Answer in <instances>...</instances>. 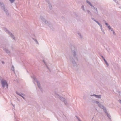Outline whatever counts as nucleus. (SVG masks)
Masks as SVG:
<instances>
[{"label":"nucleus","mask_w":121,"mask_h":121,"mask_svg":"<svg viewBox=\"0 0 121 121\" xmlns=\"http://www.w3.org/2000/svg\"><path fill=\"white\" fill-rule=\"evenodd\" d=\"M46 65V67H47V68H48V69H49V68L47 66V65Z\"/></svg>","instance_id":"37"},{"label":"nucleus","mask_w":121,"mask_h":121,"mask_svg":"<svg viewBox=\"0 0 121 121\" xmlns=\"http://www.w3.org/2000/svg\"><path fill=\"white\" fill-rule=\"evenodd\" d=\"M101 56V57L102 58V59H103V60L104 59H105V58L104 57H103V56H102V55Z\"/></svg>","instance_id":"34"},{"label":"nucleus","mask_w":121,"mask_h":121,"mask_svg":"<svg viewBox=\"0 0 121 121\" xmlns=\"http://www.w3.org/2000/svg\"><path fill=\"white\" fill-rule=\"evenodd\" d=\"M87 13H88L90 15H91V14L90 11L88 10H87Z\"/></svg>","instance_id":"16"},{"label":"nucleus","mask_w":121,"mask_h":121,"mask_svg":"<svg viewBox=\"0 0 121 121\" xmlns=\"http://www.w3.org/2000/svg\"><path fill=\"white\" fill-rule=\"evenodd\" d=\"M0 5L1 7V8L3 10L5 9L4 5V4L0 2Z\"/></svg>","instance_id":"14"},{"label":"nucleus","mask_w":121,"mask_h":121,"mask_svg":"<svg viewBox=\"0 0 121 121\" xmlns=\"http://www.w3.org/2000/svg\"><path fill=\"white\" fill-rule=\"evenodd\" d=\"M16 94L22 97L24 100L25 99V98L23 96H24L25 94H24L21 93V92H19L17 91L16 92Z\"/></svg>","instance_id":"8"},{"label":"nucleus","mask_w":121,"mask_h":121,"mask_svg":"<svg viewBox=\"0 0 121 121\" xmlns=\"http://www.w3.org/2000/svg\"><path fill=\"white\" fill-rule=\"evenodd\" d=\"M112 33L113 34L115 35V33L114 31L113 30L112 31Z\"/></svg>","instance_id":"36"},{"label":"nucleus","mask_w":121,"mask_h":121,"mask_svg":"<svg viewBox=\"0 0 121 121\" xmlns=\"http://www.w3.org/2000/svg\"><path fill=\"white\" fill-rule=\"evenodd\" d=\"M75 117H76L77 119L78 120V119H79L78 117L77 116H76Z\"/></svg>","instance_id":"41"},{"label":"nucleus","mask_w":121,"mask_h":121,"mask_svg":"<svg viewBox=\"0 0 121 121\" xmlns=\"http://www.w3.org/2000/svg\"><path fill=\"white\" fill-rule=\"evenodd\" d=\"M31 77L33 79V81L34 83L35 84V85L36 84L35 83V82L37 83V85L38 87L39 88L40 91H42V89L41 87V85L39 82L38 81L36 78L35 77L34 75L31 76Z\"/></svg>","instance_id":"1"},{"label":"nucleus","mask_w":121,"mask_h":121,"mask_svg":"<svg viewBox=\"0 0 121 121\" xmlns=\"http://www.w3.org/2000/svg\"><path fill=\"white\" fill-rule=\"evenodd\" d=\"M71 50L73 54L74 58L76 59H77V50L76 48L73 45L71 46Z\"/></svg>","instance_id":"2"},{"label":"nucleus","mask_w":121,"mask_h":121,"mask_svg":"<svg viewBox=\"0 0 121 121\" xmlns=\"http://www.w3.org/2000/svg\"><path fill=\"white\" fill-rule=\"evenodd\" d=\"M98 106L100 108L103 109L104 111V112L105 111V110H106V108L104 107V106L101 104L100 103H99L98 104Z\"/></svg>","instance_id":"9"},{"label":"nucleus","mask_w":121,"mask_h":121,"mask_svg":"<svg viewBox=\"0 0 121 121\" xmlns=\"http://www.w3.org/2000/svg\"><path fill=\"white\" fill-rule=\"evenodd\" d=\"M15 0H9V1L11 3H13L15 1Z\"/></svg>","instance_id":"24"},{"label":"nucleus","mask_w":121,"mask_h":121,"mask_svg":"<svg viewBox=\"0 0 121 121\" xmlns=\"http://www.w3.org/2000/svg\"><path fill=\"white\" fill-rule=\"evenodd\" d=\"M32 39L33 40L35 41V42H36L37 40L35 39L34 38H32Z\"/></svg>","instance_id":"31"},{"label":"nucleus","mask_w":121,"mask_h":121,"mask_svg":"<svg viewBox=\"0 0 121 121\" xmlns=\"http://www.w3.org/2000/svg\"><path fill=\"white\" fill-rule=\"evenodd\" d=\"M48 4L49 7L50 9L51 10L52 9V5L50 3L49 1L48 0H46Z\"/></svg>","instance_id":"11"},{"label":"nucleus","mask_w":121,"mask_h":121,"mask_svg":"<svg viewBox=\"0 0 121 121\" xmlns=\"http://www.w3.org/2000/svg\"><path fill=\"white\" fill-rule=\"evenodd\" d=\"M2 87H3V88H4L5 86L6 87V89H8V84L7 83V82L5 80H4L2 82Z\"/></svg>","instance_id":"7"},{"label":"nucleus","mask_w":121,"mask_h":121,"mask_svg":"<svg viewBox=\"0 0 121 121\" xmlns=\"http://www.w3.org/2000/svg\"><path fill=\"white\" fill-rule=\"evenodd\" d=\"M119 102L120 103H121V100H120V99H119Z\"/></svg>","instance_id":"40"},{"label":"nucleus","mask_w":121,"mask_h":121,"mask_svg":"<svg viewBox=\"0 0 121 121\" xmlns=\"http://www.w3.org/2000/svg\"><path fill=\"white\" fill-rule=\"evenodd\" d=\"M103 21H104V22H105H105H106L105 21V20H103Z\"/></svg>","instance_id":"44"},{"label":"nucleus","mask_w":121,"mask_h":121,"mask_svg":"<svg viewBox=\"0 0 121 121\" xmlns=\"http://www.w3.org/2000/svg\"><path fill=\"white\" fill-rule=\"evenodd\" d=\"M105 24L106 25L108 26L109 25L108 23L106 22H105Z\"/></svg>","instance_id":"32"},{"label":"nucleus","mask_w":121,"mask_h":121,"mask_svg":"<svg viewBox=\"0 0 121 121\" xmlns=\"http://www.w3.org/2000/svg\"><path fill=\"white\" fill-rule=\"evenodd\" d=\"M110 30H111V31H113L112 28H111V29Z\"/></svg>","instance_id":"42"},{"label":"nucleus","mask_w":121,"mask_h":121,"mask_svg":"<svg viewBox=\"0 0 121 121\" xmlns=\"http://www.w3.org/2000/svg\"><path fill=\"white\" fill-rule=\"evenodd\" d=\"M105 110V111L104 112L107 115L109 119H111V117L110 115L108 114V112H107V110Z\"/></svg>","instance_id":"13"},{"label":"nucleus","mask_w":121,"mask_h":121,"mask_svg":"<svg viewBox=\"0 0 121 121\" xmlns=\"http://www.w3.org/2000/svg\"><path fill=\"white\" fill-rule=\"evenodd\" d=\"M104 60V61L105 62V64H106L107 66H109V65L108 64V63L107 62V61L105 60V59H104L103 60Z\"/></svg>","instance_id":"18"},{"label":"nucleus","mask_w":121,"mask_h":121,"mask_svg":"<svg viewBox=\"0 0 121 121\" xmlns=\"http://www.w3.org/2000/svg\"><path fill=\"white\" fill-rule=\"evenodd\" d=\"M119 8H120V9H121V8H120V7H119Z\"/></svg>","instance_id":"48"},{"label":"nucleus","mask_w":121,"mask_h":121,"mask_svg":"<svg viewBox=\"0 0 121 121\" xmlns=\"http://www.w3.org/2000/svg\"><path fill=\"white\" fill-rule=\"evenodd\" d=\"M18 121V120H17V121Z\"/></svg>","instance_id":"46"},{"label":"nucleus","mask_w":121,"mask_h":121,"mask_svg":"<svg viewBox=\"0 0 121 121\" xmlns=\"http://www.w3.org/2000/svg\"><path fill=\"white\" fill-rule=\"evenodd\" d=\"M13 71H14V67L13 65L12 66V67L11 69Z\"/></svg>","instance_id":"22"},{"label":"nucleus","mask_w":121,"mask_h":121,"mask_svg":"<svg viewBox=\"0 0 121 121\" xmlns=\"http://www.w3.org/2000/svg\"><path fill=\"white\" fill-rule=\"evenodd\" d=\"M93 118H92V120L93 119Z\"/></svg>","instance_id":"49"},{"label":"nucleus","mask_w":121,"mask_h":121,"mask_svg":"<svg viewBox=\"0 0 121 121\" xmlns=\"http://www.w3.org/2000/svg\"><path fill=\"white\" fill-rule=\"evenodd\" d=\"M40 18L43 22L45 23L46 24H47L48 26L50 27L49 26L51 24L48 23V21L45 19L43 17L41 16H40Z\"/></svg>","instance_id":"4"},{"label":"nucleus","mask_w":121,"mask_h":121,"mask_svg":"<svg viewBox=\"0 0 121 121\" xmlns=\"http://www.w3.org/2000/svg\"><path fill=\"white\" fill-rule=\"evenodd\" d=\"M4 50L7 53L8 55H9L10 54V52L7 49L5 48H4Z\"/></svg>","instance_id":"15"},{"label":"nucleus","mask_w":121,"mask_h":121,"mask_svg":"<svg viewBox=\"0 0 121 121\" xmlns=\"http://www.w3.org/2000/svg\"><path fill=\"white\" fill-rule=\"evenodd\" d=\"M5 12L6 15L8 16H10V14L9 13V11L7 9H4L3 10Z\"/></svg>","instance_id":"10"},{"label":"nucleus","mask_w":121,"mask_h":121,"mask_svg":"<svg viewBox=\"0 0 121 121\" xmlns=\"http://www.w3.org/2000/svg\"><path fill=\"white\" fill-rule=\"evenodd\" d=\"M91 7L92 8L94 9H95L96 8L94 6H93L92 5V6H91Z\"/></svg>","instance_id":"27"},{"label":"nucleus","mask_w":121,"mask_h":121,"mask_svg":"<svg viewBox=\"0 0 121 121\" xmlns=\"http://www.w3.org/2000/svg\"><path fill=\"white\" fill-rule=\"evenodd\" d=\"M83 99H85V100L86 99V98L85 97V96H83Z\"/></svg>","instance_id":"38"},{"label":"nucleus","mask_w":121,"mask_h":121,"mask_svg":"<svg viewBox=\"0 0 121 121\" xmlns=\"http://www.w3.org/2000/svg\"><path fill=\"white\" fill-rule=\"evenodd\" d=\"M100 28L101 30V31H102L103 32V33L104 34H105V33L104 32V30L102 28V26H101V27H100Z\"/></svg>","instance_id":"23"},{"label":"nucleus","mask_w":121,"mask_h":121,"mask_svg":"<svg viewBox=\"0 0 121 121\" xmlns=\"http://www.w3.org/2000/svg\"><path fill=\"white\" fill-rule=\"evenodd\" d=\"M59 99L62 101L67 106H68L69 104L66 100L65 99L61 96H59Z\"/></svg>","instance_id":"6"},{"label":"nucleus","mask_w":121,"mask_h":121,"mask_svg":"<svg viewBox=\"0 0 121 121\" xmlns=\"http://www.w3.org/2000/svg\"><path fill=\"white\" fill-rule=\"evenodd\" d=\"M95 10V11H96V12L97 13H97H98V10H97V9L96 8Z\"/></svg>","instance_id":"30"},{"label":"nucleus","mask_w":121,"mask_h":121,"mask_svg":"<svg viewBox=\"0 0 121 121\" xmlns=\"http://www.w3.org/2000/svg\"><path fill=\"white\" fill-rule=\"evenodd\" d=\"M43 61L44 63L45 64V65H47L46 63H45V61L44 60H43Z\"/></svg>","instance_id":"33"},{"label":"nucleus","mask_w":121,"mask_h":121,"mask_svg":"<svg viewBox=\"0 0 121 121\" xmlns=\"http://www.w3.org/2000/svg\"><path fill=\"white\" fill-rule=\"evenodd\" d=\"M108 28L109 29V30H110L111 29V28L110 27V26L109 25H108Z\"/></svg>","instance_id":"28"},{"label":"nucleus","mask_w":121,"mask_h":121,"mask_svg":"<svg viewBox=\"0 0 121 121\" xmlns=\"http://www.w3.org/2000/svg\"><path fill=\"white\" fill-rule=\"evenodd\" d=\"M94 103H96V104H98L99 103V102L98 101H95V100H93V101H92Z\"/></svg>","instance_id":"20"},{"label":"nucleus","mask_w":121,"mask_h":121,"mask_svg":"<svg viewBox=\"0 0 121 121\" xmlns=\"http://www.w3.org/2000/svg\"><path fill=\"white\" fill-rule=\"evenodd\" d=\"M50 70V71H51L50 70Z\"/></svg>","instance_id":"51"},{"label":"nucleus","mask_w":121,"mask_h":121,"mask_svg":"<svg viewBox=\"0 0 121 121\" xmlns=\"http://www.w3.org/2000/svg\"><path fill=\"white\" fill-rule=\"evenodd\" d=\"M3 64H5V63L4 62V61H2L1 62Z\"/></svg>","instance_id":"35"},{"label":"nucleus","mask_w":121,"mask_h":121,"mask_svg":"<svg viewBox=\"0 0 121 121\" xmlns=\"http://www.w3.org/2000/svg\"><path fill=\"white\" fill-rule=\"evenodd\" d=\"M114 1L116 2V0H113Z\"/></svg>","instance_id":"45"},{"label":"nucleus","mask_w":121,"mask_h":121,"mask_svg":"<svg viewBox=\"0 0 121 121\" xmlns=\"http://www.w3.org/2000/svg\"><path fill=\"white\" fill-rule=\"evenodd\" d=\"M82 8L83 10L84 11H85V10L84 9V6L83 5H82Z\"/></svg>","instance_id":"25"},{"label":"nucleus","mask_w":121,"mask_h":121,"mask_svg":"<svg viewBox=\"0 0 121 121\" xmlns=\"http://www.w3.org/2000/svg\"><path fill=\"white\" fill-rule=\"evenodd\" d=\"M118 92L119 93V95L121 96V92L119 91H118Z\"/></svg>","instance_id":"29"},{"label":"nucleus","mask_w":121,"mask_h":121,"mask_svg":"<svg viewBox=\"0 0 121 121\" xmlns=\"http://www.w3.org/2000/svg\"><path fill=\"white\" fill-rule=\"evenodd\" d=\"M96 95H95V94H93V95H91V96H95L96 97Z\"/></svg>","instance_id":"26"},{"label":"nucleus","mask_w":121,"mask_h":121,"mask_svg":"<svg viewBox=\"0 0 121 121\" xmlns=\"http://www.w3.org/2000/svg\"><path fill=\"white\" fill-rule=\"evenodd\" d=\"M12 105L13 106H14V105L12 104Z\"/></svg>","instance_id":"47"},{"label":"nucleus","mask_w":121,"mask_h":121,"mask_svg":"<svg viewBox=\"0 0 121 121\" xmlns=\"http://www.w3.org/2000/svg\"><path fill=\"white\" fill-rule=\"evenodd\" d=\"M4 30L5 31L6 33L9 34V35L12 37L13 39H15V37L14 35L11 32H10L9 30L5 28H4Z\"/></svg>","instance_id":"3"},{"label":"nucleus","mask_w":121,"mask_h":121,"mask_svg":"<svg viewBox=\"0 0 121 121\" xmlns=\"http://www.w3.org/2000/svg\"><path fill=\"white\" fill-rule=\"evenodd\" d=\"M91 18L93 20L96 22L99 25L100 27H101L102 25L100 24L98 21L92 17H91Z\"/></svg>","instance_id":"12"},{"label":"nucleus","mask_w":121,"mask_h":121,"mask_svg":"<svg viewBox=\"0 0 121 121\" xmlns=\"http://www.w3.org/2000/svg\"><path fill=\"white\" fill-rule=\"evenodd\" d=\"M86 2L88 4L90 5V6H92V4H91L90 2H89L88 1V0H86Z\"/></svg>","instance_id":"19"},{"label":"nucleus","mask_w":121,"mask_h":121,"mask_svg":"<svg viewBox=\"0 0 121 121\" xmlns=\"http://www.w3.org/2000/svg\"><path fill=\"white\" fill-rule=\"evenodd\" d=\"M78 34L80 36V38L82 39V36L81 34L79 32L78 33Z\"/></svg>","instance_id":"21"},{"label":"nucleus","mask_w":121,"mask_h":121,"mask_svg":"<svg viewBox=\"0 0 121 121\" xmlns=\"http://www.w3.org/2000/svg\"><path fill=\"white\" fill-rule=\"evenodd\" d=\"M70 59L73 65V67L76 68L77 66V65L75 61L72 57H70Z\"/></svg>","instance_id":"5"},{"label":"nucleus","mask_w":121,"mask_h":121,"mask_svg":"<svg viewBox=\"0 0 121 121\" xmlns=\"http://www.w3.org/2000/svg\"><path fill=\"white\" fill-rule=\"evenodd\" d=\"M78 120L79 121H81L80 120V119H78Z\"/></svg>","instance_id":"43"},{"label":"nucleus","mask_w":121,"mask_h":121,"mask_svg":"<svg viewBox=\"0 0 121 121\" xmlns=\"http://www.w3.org/2000/svg\"><path fill=\"white\" fill-rule=\"evenodd\" d=\"M35 42H36V43L37 44H39V43L38 42V41H37V40Z\"/></svg>","instance_id":"39"},{"label":"nucleus","mask_w":121,"mask_h":121,"mask_svg":"<svg viewBox=\"0 0 121 121\" xmlns=\"http://www.w3.org/2000/svg\"><path fill=\"white\" fill-rule=\"evenodd\" d=\"M50 70V71H51L50 70Z\"/></svg>","instance_id":"52"},{"label":"nucleus","mask_w":121,"mask_h":121,"mask_svg":"<svg viewBox=\"0 0 121 121\" xmlns=\"http://www.w3.org/2000/svg\"><path fill=\"white\" fill-rule=\"evenodd\" d=\"M101 95H97L96 96V98H97L98 99H100L101 97Z\"/></svg>","instance_id":"17"},{"label":"nucleus","mask_w":121,"mask_h":121,"mask_svg":"<svg viewBox=\"0 0 121 121\" xmlns=\"http://www.w3.org/2000/svg\"><path fill=\"white\" fill-rule=\"evenodd\" d=\"M15 119H16V117L15 118Z\"/></svg>","instance_id":"50"}]
</instances>
